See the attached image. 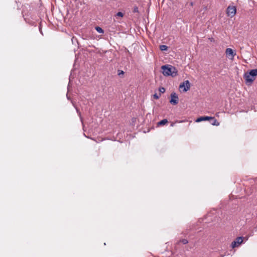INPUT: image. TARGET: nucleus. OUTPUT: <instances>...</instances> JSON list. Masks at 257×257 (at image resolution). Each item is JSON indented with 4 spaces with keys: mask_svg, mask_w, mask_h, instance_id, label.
Here are the masks:
<instances>
[{
    "mask_svg": "<svg viewBox=\"0 0 257 257\" xmlns=\"http://www.w3.org/2000/svg\"><path fill=\"white\" fill-rule=\"evenodd\" d=\"M209 121L210 123L213 125L218 126L219 125V122L214 117H212V118H210Z\"/></svg>",
    "mask_w": 257,
    "mask_h": 257,
    "instance_id": "nucleus-9",
    "label": "nucleus"
},
{
    "mask_svg": "<svg viewBox=\"0 0 257 257\" xmlns=\"http://www.w3.org/2000/svg\"><path fill=\"white\" fill-rule=\"evenodd\" d=\"M181 242H182L183 244H187L188 242V241L186 239H183L181 240Z\"/></svg>",
    "mask_w": 257,
    "mask_h": 257,
    "instance_id": "nucleus-20",
    "label": "nucleus"
},
{
    "mask_svg": "<svg viewBox=\"0 0 257 257\" xmlns=\"http://www.w3.org/2000/svg\"><path fill=\"white\" fill-rule=\"evenodd\" d=\"M168 47L166 45H162L160 46V49L161 51H166L167 50Z\"/></svg>",
    "mask_w": 257,
    "mask_h": 257,
    "instance_id": "nucleus-13",
    "label": "nucleus"
},
{
    "mask_svg": "<svg viewBox=\"0 0 257 257\" xmlns=\"http://www.w3.org/2000/svg\"><path fill=\"white\" fill-rule=\"evenodd\" d=\"M133 12L134 13H138L139 12L138 8L137 6L134 7V10H133Z\"/></svg>",
    "mask_w": 257,
    "mask_h": 257,
    "instance_id": "nucleus-19",
    "label": "nucleus"
},
{
    "mask_svg": "<svg viewBox=\"0 0 257 257\" xmlns=\"http://www.w3.org/2000/svg\"><path fill=\"white\" fill-rule=\"evenodd\" d=\"M72 104H73L74 107L75 108L77 113H78V115L79 116V117L80 118L81 121H82V118L81 116V113H80L79 110L75 106V104L73 102H72Z\"/></svg>",
    "mask_w": 257,
    "mask_h": 257,
    "instance_id": "nucleus-14",
    "label": "nucleus"
},
{
    "mask_svg": "<svg viewBox=\"0 0 257 257\" xmlns=\"http://www.w3.org/2000/svg\"><path fill=\"white\" fill-rule=\"evenodd\" d=\"M236 13V9L234 6H228L226 10V13L228 16L233 17Z\"/></svg>",
    "mask_w": 257,
    "mask_h": 257,
    "instance_id": "nucleus-2",
    "label": "nucleus"
},
{
    "mask_svg": "<svg viewBox=\"0 0 257 257\" xmlns=\"http://www.w3.org/2000/svg\"><path fill=\"white\" fill-rule=\"evenodd\" d=\"M210 118H212L211 116H200V117L197 118L196 119L195 121L196 122H199L202 121L209 120Z\"/></svg>",
    "mask_w": 257,
    "mask_h": 257,
    "instance_id": "nucleus-8",
    "label": "nucleus"
},
{
    "mask_svg": "<svg viewBox=\"0 0 257 257\" xmlns=\"http://www.w3.org/2000/svg\"><path fill=\"white\" fill-rule=\"evenodd\" d=\"M180 88H183V91L186 92L189 90L190 88V83L189 80L184 81L183 83H181L179 86Z\"/></svg>",
    "mask_w": 257,
    "mask_h": 257,
    "instance_id": "nucleus-5",
    "label": "nucleus"
},
{
    "mask_svg": "<svg viewBox=\"0 0 257 257\" xmlns=\"http://www.w3.org/2000/svg\"><path fill=\"white\" fill-rule=\"evenodd\" d=\"M39 31L40 32V33L43 35V32H42V31L41 24H40V25H39Z\"/></svg>",
    "mask_w": 257,
    "mask_h": 257,
    "instance_id": "nucleus-21",
    "label": "nucleus"
},
{
    "mask_svg": "<svg viewBox=\"0 0 257 257\" xmlns=\"http://www.w3.org/2000/svg\"><path fill=\"white\" fill-rule=\"evenodd\" d=\"M95 30H96V31L98 33H99L100 34H103L104 33L103 30L101 28H100V27H99L98 26H97V27H95Z\"/></svg>",
    "mask_w": 257,
    "mask_h": 257,
    "instance_id": "nucleus-12",
    "label": "nucleus"
},
{
    "mask_svg": "<svg viewBox=\"0 0 257 257\" xmlns=\"http://www.w3.org/2000/svg\"><path fill=\"white\" fill-rule=\"evenodd\" d=\"M167 122L168 120L167 119H163L158 122V125H163L165 124Z\"/></svg>",
    "mask_w": 257,
    "mask_h": 257,
    "instance_id": "nucleus-11",
    "label": "nucleus"
},
{
    "mask_svg": "<svg viewBox=\"0 0 257 257\" xmlns=\"http://www.w3.org/2000/svg\"><path fill=\"white\" fill-rule=\"evenodd\" d=\"M243 237L242 236L237 237L232 242L231 246L232 248L238 247L243 242Z\"/></svg>",
    "mask_w": 257,
    "mask_h": 257,
    "instance_id": "nucleus-4",
    "label": "nucleus"
},
{
    "mask_svg": "<svg viewBox=\"0 0 257 257\" xmlns=\"http://www.w3.org/2000/svg\"><path fill=\"white\" fill-rule=\"evenodd\" d=\"M225 53L227 56H231L230 59H233L234 57L236 55L235 52H234L232 49L229 48H228L226 49Z\"/></svg>",
    "mask_w": 257,
    "mask_h": 257,
    "instance_id": "nucleus-7",
    "label": "nucleus"
},
{
    "mask_svg": "<svg viewBox=\"0 0 257 257\" xmlns=\"http://www.w3.org/2000/svg\"><path fill=\"white\" fill-rule=\"evenodd\" d=\"M117 74L118 76H120L121 75H123L124 74V71L121 70H118V71H117Z\"/></svg>",
    "mask_w": 257,
    "mask_h": 257,
    "instance_id": "nucleus-18",
    "label": "nucleus"
},
{
    "mask_svg": "<svg viewBox=\"0 0 257 257\" xmlns=\"http://www.w3.org/2000/svg\"><path fill=\"white\" fill-rule=\"evenodd\" d=\"M159 90L160 91V94H161V93H164L165 92V89L163 87H161L159 88Z\"/></svg>",
    "mask_w": 257,
    "mask_h": 257,
    "instance_id": "nucleus-15",
    "label": "nucleus"
},
{
    "mask_svg": "<svg viewBox=\"0 0 257 257\" xmlns=\"http://www.w3.org/2000/svg\"><path fill=\"white\" fill-rule=\"evenodd\" d=\"M170 103L173 105H176L178 103V96L175 92L171 94V99Z\"/></svg>",
    "mask_w": 257,
    "mask_h": 257,
    "instance_id": "nucleus-6",
    "label": "nucleus"
},
{
    "mask_svg": "<svg viewBox=\"0 0 257 257\" xmlns=\"http://www.w3.org/2000/svg\"><path fill=\"white\" fill-rule=\"evenodd\" d=\"M161 96V94H158L157 93H155L153 95L154 98L156 99H158Z\"/></svg>",
    "mask_w": 257,
    "mask_h": 257,
    "instance_id": "nucleus-16",
    "label": "nucleus"
},
{
    "mask_svg": "<svg viewBox=\"0 0 257 257\" xmlns=\"http://www.w3.org/2000/svg\"><path fill=\"white\" fill-rule=\"evenodd\" d=\"M68 90L69 91V85H68Z\"/></svg>",
    "mask_w": 257,
    "mask_h": 257,
    "instance_id": "nucleus-24",
    "label": "nucleus"
},
{
    "mask_svg": "<svg viewBox=\"0 0 257 257\" xmlns=\"http://www.w3.org/2000/svg\"><path fill=\"white\" fill-rule=\"evenodd\" d=\"M210 40L211 41H213V39L212 38H210Z\"/></svg>",
    "mask_w": 257,
    "mask_h": 257,
    "instance_id": "nucleus-22",
    "label": "nucleus"
},
{
    "mask_svg": "<svg viewBox=\"0 0 257 257\" xmlns=\"http://www.w3.org/2000/svg\"><path fill=\"white\" fill-rule=\"evenodd\" d=\"M67 99H70L69 97H68V95H67Z\"/></svg>",
    "mask_w": 257,
    "mask_h": 257,
    "instance_id": "nucleus-25",
    "label": "nucleus"
},
{
    "mask_svg": "<svg viewBox=\"0 0 257 257\" xmlns=\"http://www.w3.org/2000/svg\"><path fill=\"white\" fill-rule=\"evenodd\" d=\"M248 74L255 78V77L257 76V69L251 70L249 72H248Z\"/></svg>",
    "mask_w": 257,
    "mask_h": 257,
    "instance_id": "nucleus-10",
    "label": "nucleus"
},
{
    "mask_svg": "<svg viewBox=\"0 0 257 257\" xmlns=\"http://www.w3.org/2000/svg\"><path fill=\"white\" fill-rule=\"evenodd\" d=\"M163 70L162 73L164 76H172L173 77L176 76L178 74V72L176 68L169 65H163L161 67Z\"/></svg>",
    "mask_w": 257,
    "mask_h": 257,
    "instance_id": "nucleus-1",
    "label": "nucleus"
},
{
    "mask_svg": "<svg viewBox=\"0 0 257 257\" xmlns=\"http://www.w3.org/2000/svg\"><path fill=\"white\" fill-rule=\"evenodd\" d=\"M243 78L245 79L246 84L247 85L251 84L255 79L252 76L248 74V72L244 73Z\"/></svg>",
    "mask_w": 257,
    "mask_h": 257,
    "instance_id": "nucleus-3",
    "label": "nucleus"
},
{
    "mask_svg": "<svg viewBox=\"0 0 257 257\" xmlns=\"http://www.w3.org/2000/svg\"><path fill=\"white\" fill-rule=\"evenodd\" d=\"M74 37H73V38H72V42L73 41V40H74Z\"/></svg>",
    "mask_w": 257,
    "mask_h": 257,
    "instance_id": "nucleus-26",
    "label": "nucleus"
},
{
    "mask_svg": "<svg viewBox=\"0 0 257 257\" xmlns=\"http://www.w3.org/2000/svg\"><path fill=\"white\" fill-rule=\"evenodd\" d=\"M193 3L192 2H191V3H190V5L192 6H193Z\"/></svg>",
    "mask_w": 257,
    "mask_h": 257,
    "instance_id": "nucleus-23",
    "label": "nucleus"
},
{
    "mask_svg": "<svg viewBox=\"0 0 257 257\" xmlns=\"http://www.w3.org/2000/svg\"><path fill=\"white\" fill-rule=\"evenodd\" d=\"M124 16V14L123 13H122V12H118L116 13L115 16H117V17H123Z\"/></svg>",
    "mask_w": 257,
    "mask_h": 257,
    "instance_id": "nucleus-17",
    "label": "nucleus"
}]
</instances>
